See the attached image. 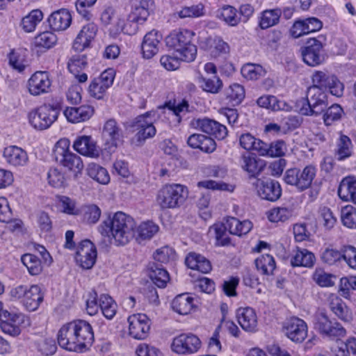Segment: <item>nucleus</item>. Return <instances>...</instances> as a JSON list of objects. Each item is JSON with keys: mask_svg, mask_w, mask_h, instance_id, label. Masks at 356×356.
Here are the masks:
<instances>
[{"mask_svg": "<svg viewBox=\"0 0 356 356\" xmlns=\"http://www.w3.org/2000/svg\"><path fill=\"white\" fill-rule=\"evenodd\" d=\"M60 348L69 351L83 353L94 341L91 325L83 320H76L63 325L57 334Z\"/></svg>", "mask_w": 356, "mask_h": 356, "instance_id": "obj_1", "label": "nucleus"}, {"mask_svg": "<svg viewBox=\"0 0 356 356\" xmlns=\"http://www.w3.org/2000/svg\"><path fill=\"white\" fill-rule=\"evenodd\" d=\"M136 227L134 219L122 211H118L104 220L99 226V232L108 238L111 243L123 246L134 237Z\"/></svg>", "mask_w": 356, "mask_h": 356, "instance_id": "obj_2", "label": "nucleus"}, {"mask_svg": "<svg viewBox=\"0 0 356 356\" xmlns=\"http://www.w3.org/2000/svg\"><path fill=\"white\" fill-rule=\"evenodd\" d=\"M194 35L195 33L188 29L175 31L166 38L165 42L183 61L190 63L197 56V47L192 42Z\"/></svg>", "mask_w": 356, "mask_h": 356, "instance_id": "obj_3", "label": "nucleus"}, {"mask_svg": "<svg viewBox=\"0 0 356 356\" xmlns=\"http://www.w3.org/2000/svg\"><path fill=\"white\" fill-rule=\"evenodd\" d=\"M154 3V0H136L128 15L127 23L120 19L117 31L128 35L135 34L138 31V25L143 24L147 19Z\"/></svg>", "mask_w": 356, "mask_h": 356, "instance_id": "obj_4", "label": "nucleus"}, {"mask_svg": "<svg viewBox=\"0 0 356 356\" xmlns=\"http://www.w3.org/2000/svg\"><path fill=\"white\" fill-rule=\"evenodd\" d=\"M327 94L316 87H309L307 97L298 100L296 107L300 114L307 116H318L327 108Z\"/></svg>", "mask_w": 356, "mask_h": 356, "instance_id": "obj_5", "label": "nucleus"}, {"mask_svg": "<svg viewBox=\"0 0 356 356\" xmlns=\"http://www.w3.org/2000/svg\"><path fill=\"white\" fill-rule=\"evenodd\" d=\"M60 109L59 104H44L29 113V122L35 129H47L57 120Z\"/></svg>", "mask_w": 356, "mask_h": 356, "instance_id": "obj_6", "label": "nucleus"}, {"mask_svg": "<svg viewBox=\"0 0 356 356\" xmlns=\"http://www.w3.org/2000/svg\"><path fill=\"white\" fill-rule=\"evenodd\" d=\"M188 196V189L179 184H168L160 189L156 202L162 209L179 207Z\"/></svg>", "mask_w": 356, "mask_h": 356, "instance_id": "obj_7", "label": "nucleus"}, {"mask_svg": "<svg viewBox=\"0 0 356 356\" xmlns=\"http://www.w3.org/2000/svg\"><path fill=\"white\" fill-rule=\"evenodd\" d=\"M157 118L155 111H148L137 116L131 122V127L136 132L133 142L136 145H141L149 138H153L156 134L154 122Z\"/></svg>", "mask_w": 356, "mask_h": 356, "instance_id": "obj_8", "label": "nucleus"}, {"mask_svg": "<svg viewBox=\"0 0 356 356\" xmlns=\"http://www.w3.org/2000/svg\"><path fill=\"white\" fill-rule=\"evenodd\" d=\"M10 297L19 300L28 311L36 310L44 299L38 285H19L10 291Z\"/></svg>", "mask_w": 356, "mask_h": 356, "instance_id": "obj_9", "label": "nucleus"}, {"mask_svg": "<svg viewBox=\"0 0 356 356\" xmlns=\"http://www.w3.org/2000/svg\"><path fill=\"white\" fill-rule=\"evenodd\" d=\"M70 146L68 139H60L55 145L54 156L58 162L76 175L83 170V163L79 156L70 150Z\"/></svg>", "mask_w": 356, "mask_h": 356, "instance_id": "obj_10", "label": "nucleus"}, {"mask_svg": "<svg viewBox=\"0 0 356 356\" xmlns=\"http://www.w3.org/2000/svg\"><path fill=\"white\" fill-rule=\"evenodd\" d=\"M317 172L316 165L309 164L300 170L296 168L288 169L284 176V181L289 185L296 186L302 191L308 188Z\"/></svg>", "mask_w": 356, "mask_h": 356, "instance_id": "obj_11", "label": "nucleus"}, {"mask_svg": "<svg viewBox=\"0 0 356 356\" xmlns=\"http://www.w3.org/2000/svg\"><path fill=\"white\" fill-rule=\"evenodd\" d=\"M321 38H310L306 46L302 48L303 61L309 66L316 67L323 64L325 59L324 44Z\"/></svg>", "mask_w": 356, "mask_h": 356, "instance_id": "obj_12", "label": "nucleus"}, {"mask_svg": "<svg viewBox=\"0 0 356 356\" xmlns=\"http://www.w3.org/2000/svg\"><path fill=\"white\" fill-rule=\"evenodd\" d=\"M201 346L202 342L197 335L182 333L173 339L171 349L177 354L191 355L197 353Z\"/></svg>", "mask_w": 356, "mask_h": 356, "instance_id": "obj_13", "label": "nucleus"}, {"mask_svg": "<svg viewBox=\"0 0 356 356\" xmlns=\"http://www.w3.org/2000/svg\"><path fill=\"white\" fill-rule=\"evenodd\" d=\"M102 138L106 149L113 152L123 143L124 133L121 126L115 120L109 119L103 127Z\"/></svg>", "mask_w": 356, "mask_h": 356, "instance_id": "obj_14", "label": "nucleus"}, {"mask_svg": "<svg viewBox=\"0 0 356 356\" xmlns=\"http://www.w3.org/2000/svg\"><path fill=\"white\" fill-rule=\"evenodd\" d=\"M115 72L112 68H108L91 81L88 87L90 96L100 99L103 98L106 90L113 85Z\"/></svg>", "mask_w": 356, "mask_h": 356, "instance_id": "obj_15", "label": "nucleus"}, {"mask_svg": "<svg viewBox=\"0 0 356 356\" xmlns=\"http://www.w3.org/2000/svg\"><path fill=\"white\" fill-rule=\"evenodd\" d=\"M314 327L321 334L330 338L343 337L346 331L338 322L330 321L324 314H320L316 317Z\"/></svg>", "mask_w": 356, "mask_h": 356, "instance_id": "obj_16", "label": "nucleus"}, {"mask_svg": "<svg viewBox=\"0 0 356 356\" xmlns=\"http://www.w3.org/2000/svg\"><path fill=\"white\" fill-rule=\"evenodd\" d=\"M97 250L89 240L82 241L78 245L75 260L83 269H90L96 262Z\"/></svg>", "mask_w": 356, "mask_h": 356, "instance_id": "obj_17", "label": "nucleus"}, {"mask_svg": "<svg viewBox=\"0 0 356 356\" xmlns=\"http://www.w3.org/2000/svg\"><path fill=\"white\" fill-rule=\"evenodd\" d=\"M129 333L136 339H145L150 329L149 318L145 314H134L128 317Z\"/></svg>", "mask_w": 356, "mask_h": 356, "instance_id": "obj_18", "label": "nucleus"}, {"mask_svg": "<svg viewBox=\"0 0 356 356\" xmlns=\"http://www.w3.org/2000/svg\"><path fill=\"white\" fill-rule=\"evenodd\" d=\"M283 330L285 335L296 343L302 342L307 336V325L301 318L292 317L284 324Z\"/></svg>", "mask_w": 356, "mask_h": 356, "instance_id": "obj_19", "label": "nucleus"}, {"mask_svg": "<svg viewBox=\"0 0 356 356\" xmlns=\"http://www.w3.org/2000/svg\"><path fill=\"white\" fill-rule=\"evenodd\" d=\"M51 80L49 74L46 71H38L28 80L27 88L29 93L38 96L49 92Z\"/></svg>", "mask_w": 356, "mask_h": 356, "instance_id": "obj_20", "label": "nucleus"}, {"mask_svg": "<svg viewBox=\"0 0 356 356\" xmlns=\"http://www.w3.org/2000/svg\"><path fill=\"white\" fill-rule=\"evenodd\" d=\"M24 321V316L10 312L8 310L0 314V328L3 332L15 337L20 334V325Z\"/></svg>", "mask_w": 356, "mask_h": 356, "instance_id": "obj_21", "label": "nucleus"}, {"mask_svg": "<svg viewBox=\"0 0 356 356\" xmlns=\"http://www.w3.org/2000/svg\"><path fill=\"white\" fill-rule=\"evenodd\" d=\"M253 184L255 186L258 195L262 199L274 202L281 196L282 189L278 181L257 179Z\"/></svg>", "mask_w": 356, "mask_h": 356, "instance_id": "obj_22", "label": "nucleus"}, {"mask_svg": "<svg viewBox=\"0 0 356 356\" xmlns=\"http://www.w3.org/2000/svg\"><path fill=\"white\" fill-rule=\"evenodd\" d=\"M193 125L203 132L213 136L218 140L224 139L228 134L227 129L225 125L209 118L194 120Z\"/></svg>", "mask_w": 356, "mask_h": 356, "instance_id": "obj_23", "label": "nucleus"}, {"mask_svg": "<svg viewBox=\"0 0 356 356\" xmlns=\"http://www.w3.org/2000/svg\"><path fill=\"white\" fill-rule=\"evenodd\" d=\"M201 49L207 51L212 57L216 58L229 51V44L220 37L201 38L199 41Z\"/></svg>", "mask_w": 356, "mask_h": 356, "instance_id": "obj_24", "label": "nucleus"}, {"mask_svg": "<svg viewBox=\"0 0 356 356\" xmlns=\"http://www.w3.org/2000/svg\"><path fill=\"white\" fill-rule=\"evenodd\" d=\"M240 167L246 172L250 177L256 178L265 168V161L250 153L243 154L238 161Z\"/></svg>", "mask_w": 356, "mask_h": 356, "instance_id": "obj_25", "label": "nucleus"}, {"mask_svg": "<svg viewBox=\"0 0 356 356\" xmlns=\"http://www.w3.org/2000/svg\"><path fill=\"white\" fill-rule=\"evenodd\" d=\"M73 147L81 155L90 158H97L100 154L96 141L90 136H78L74 141Z\"/></svg>", "mask_w": 356, "mask_h": 356, "instance_id": "obj_26", "label": "nucleus"}, {"mask_svg": "<svg viewBox=\"0 0 356 356\" xmlns=\"http://www.w3.org/2000/svg\"><path fill=\"white\" fill-rule=\"evenodd\" d=\"M236 316L242 329L248 332L257 331L258 319L257 314L251 307H240L236 310Z\"/></svg>", "mask_w": 356, "mask_h": 356, "instance_id": "obj_27", "label": "nucleus"}, {"mask_svg": "<svg viewBox=\"0 0 356 356\" xmlns=\"http://www.w3.org/2000/svg\"><path fill=\"white\" fill-rule=\"evenodd\" d=\"M97 30V26L93 22L84 25L74 41V49L76 51H82L88 47L95 38Z\"/></svg>", "mask_w": 356, "mask_h": 356, "instance_id": "obj_28", "label": "nucleus"}, {"mask_svg": "<svg viewBox=\"0 0 356 356\" xmlns=\"http://www.w3.org/2000/svg\"><path fill=\"white\" fill-rule=\"evenodd\" d=\"M162 39V35L155 30L148 32L144 36L141 49L145 58H152L158 53Z\"/></svg>", "mask_w": 356, "mask_h": 356, "instance_id": "obj_29", "label": "nucleus"}, {"mask_svg": "<svg viewBox=\"0 0 356 356\" xmlns=\"http://www.w3.org/2000/svg\"><path fill=\"white\" fill-rule=\"evenodd\" d=\"M3 156L8 164L14 167L25 166L29 162L26 152L16 145H10L5 147Z\"/></svg>", "mask_w": 356, "mask_h": 356, "instance_id": "obj_30", "label": "nucleus"}, {"mask_svg": "<svg viewBox=\"0 0 356 356\" xmlns=\"http://www.w3.org/2000/svg\"><path fill=\"white\" fill-rule=\"evenodd\" d=\"M72 15L69 10L61 8L53 12L48 17L50 28L55 31H62L68 29L72 23Z\"/></svg>", "mask_w": 356, "mask_h": 356, "instance_id": "obj_31", "label": "nucleus"}, {"mask_svg": "<svg viewBox=\"0 0 356 356\" xmlns=\"http://www.w3.org/2000/svg\"><path fill=\"white\" fill-rule=\"evenodd\" d=\"M67 120L72 123H79L88 120L94 114V108L90 105L79 107H67L63 111Z\"/></svg>", "mask_w": 356, "mask_h": 356, "instance_id": "obj_32", "label": "nucleus"}, {"mask_svg": "<svg viewBox=\"0 0 356 356\" xmlns=\"http://www.w3.org/2000/svg\"><path fill=\"white\" fill-rule=\"evenodd\" d=\"M262 147H259V156L265 157H282L287 151V146L284 140H276L270 143L263 141Z\"/></svg>", "mask_w": 356, "mask_h": 356, "instance_id": "obj_33", "label": "nucleus"}, {"mask_svg": "<svg viewBox=\"0 0 356 356\" xmlns=\"http://www.w3.org/2000/svg\"><path fill=\"white\" fill-rule=\"evenodd\" d=\"M290 262L293 267L312 268L316 262V257L308 250L298 248L292 255Z\"/></svg>", "mask_w": 356, "mask_h": 356, "instance_id": "obj_34", "label": "nucleus"}, {"mask_svg": "<svg viewBox=\"0 0 356 356\" xmlns=\"http://www.w3.org/2000/svg\"><path fill=\"white\" fill-rule=\"evenodd\" d=\"M329 305L330 309L339 318L345 322H350L352 321V311L337 295L332 294L330 296Z\"/></svg>", "mask_w": 356, "mask_h": 356, "instance_id": "obj_35", "label": "nucleus"}, {"mask_svg": "<svg viewBox=\"0 0 356 356\" xmlns=\"http://www.w3.org/2000/svg\"><path fill=\"white\" fill-rule=\"evenodd\" d=\"M165 106L172 111L178 123L181 122L182 118L187 113H192L195 110V107L189 104L186 99H175L173 102L170 101L165 104Z\"/></svg>", "mask_w": 356, "mask_h": 356, "instance_id": "obj_36", "label": "nucleus"}, {"mask_svg": "<svg viewBox=\"0 0 356 356\" xmlns=\"http://www.w3.org/2000/svg\"><path fill=\"white\" fill-rule=\"evenodd\" d=\"M185 263L186 266L196 270L202 273H208L211 270L210 261L204 256L196 252H190L186 257Z\"/></svg>", "mask_w": 356, "mask_h": 356, "instance_id": "obj_37", "label": "nucleus"}, {"mask_svg": "<svg viewBox=\"0 0 356 356\" xmlns=\"http://www.w3.org/2000/svg\"><path fill=\"white\" fill-rule=\"evenodd\" d=\"M193 298L188 293L177 296L171 303L174 312L180 315L188 314L194 307Z\"/></svg>", "mask_w": 356, "mask_h": 356, "instance_id": "obj_38", "label": "nucleus"}, {"mask_svg": "<svg viewBox=\"0 0 356 356\" xmlns=\"http://www.w3.org/2000/svg\"><path fill=\"white\" fill-rule=\"evenodd\" d=\"M338 195L342 200H351L356 204V181L350 177L343 178L338 188Z\"/></svg>", "mask_w": 356, "mask_h": 356, "instance_id": "obj_39", "label": "nucleus"}, {"mask_svg": "<svg viewBox=\"0 0 356 356\" xmlns=\"http://www.w3.org/2000/svg\"><path fill=\"white\" fill-rule=\"evenodd\" d=\"M282 15V10L279 8L266 9L260 13L259 17V26L261 29H267L277 25Z\"/></svg>", "mask_w": 356, "mask_h": 356, "instance_id": "obj_40", "label": "nucleus"}, {"mask_svg": "<svg viewBox=\"0 0 356 356\" xmlns=\"http://www.w3.org/2000/svg\"><path fill=\"white\" fill-rule=\"evenodd\" d=\"M229 234L242 236L247 234L252 228V223L250 220L240 221L234 217H228L225 219Z\"/></svg>", "mask_w": 356, "mask_h": 356, "instance_id": "obj_41", "label": "nucleus"}, {"mask_svg": "<svg viewBox=\"0 0 356 356\" xmlns=\"http://www.w3.org/2000/svg\"><path fill=\"white\" fill-rule=\"evenodd\" d=\"M216 17L229 26H236L241 22L238 10L232 6L225 5L217 10Z\"/></svg>", "mask_w": 356, "mask_h": 356, "instance_id": "obj_42", "label": "nucleus"}, {"mask_svg": "<svg viewBox=\"0 0 356 356\" xmlns=\"http://www.w3.org/2000/svg\"><path fill=\"white\" fill-rule=\"evenodd\" d=\"M228 227H227L226 221L225 222H217L209 227V234L214 236L216 244L219 246H225L229 244L230 238L229 237Z\"/></svg>", "mask_w": 356, "mask_h": 356, "instance_id": "obj_43", "label": "nucleus"}, {"mask_svg": "<svg viewBox=\"0 0 356 356\" xmlns=\"http://www.w3.org/2000/svg\"><path fill=\"white\" fill-rule=\"evenodd\" d=\"M43 17V13L40 9H34L22 19L20 26L24 32L32 33L35 31Z\"/></svg>", "mask_w": 356, "mask_h": 356, "instance_id": "obj_44", "label": "nucleus"}, {"mask_svg": "<svg viewBox=\"0 0 356 356\" xmlns=\"http://www.w3.org/2000/svg\"><path fill=\"white\" fill-rule=\"evenodd\" d=\"M257 103L261 107L273 111H289L291 108V106L286 102L278 99L273 95L261 96L257 99Z\"/></svg>", "mask_w": 356, "mask_h": 356, "instance_id": "obj_45", "label": "nucleus"}, {"mask_svg": "<svg viewBox=\"0 0 356 356\" xmlns=\"http://www.w3.org/2000/svg\"><path fill=\"white\" fill-rule=\"evenodd\" d=\"M353 143L350 138L341 134L337 140L335 156L339 161H343L353 154Z\"/></svg>", "mask_w": 356, "mask_h": 356, "instance_id": "obj_46", "label": "nucleus"}, {"mask_svg": "<svg viewBox=\"0 0 356 356\" xmlns=\"http://www.w3.org/2000/svg\"><path fill=\"white\" fill-rule=\"evenodd\" d=\"M86 171L91 179L101 184L106 185L110 181V175L107 170L95 163H89Z\"/></svg>", "mask_w": 356, "mask_h": 356, "instance_id": "obj_47", "label": "nucleus"}, {"mask_svg": "<svg viewBox=\"0 0 356 356\" xmlns=\"http://www.w3.org/2000/svg\"><path fill=\"white\" fill-rule=\"evenodd\" d=\"M99 309L107 319H113L118 310L115 300L108 294H101L99 297Z\"/></svg>", "mask_w": 356, "mask_h": 356, "instance_id": "obj_48", "label": "nucleus"}, {"mask_svg": "<svg viewBox=\"0 0 356 356\" xmlns=\"http://www.w3.org/2000/svg\"><path fill=\"white\" fill-rule=\"evenodd\" d=\"M257 270L263 275H273L276 268L274 257L270 254H262L255 260Z\"/></svg>", "mask_w": 356, "mask_h": 356, "instance_id": "obj_49", "label": "nucleus"}, {"mask_svg": "<svg viewBox=\"0 0 356 356\" xmlns=\"http://www.w3.org/2000/svg\"><path fill=\"white\" fill-rule=\"evenodd\" d=\"M22 264L26 267L31 275H38L42 270V262L35 255L25 254L21 258Z\"/></svg>", "mask_w": 356, "mask_h": 356, "instance_id": "obj_50", "label": "nucleus"}, {"mask_svg": "<svg viewBox=\"0 0 356 356\" xmlns=\"http://www.w3.org/2000/svg\"><path fill=\"white\" fill-rule=\"evenodd\" d=\"M241 74L247 79L257 80L265 76L266 70L260 65L246 63L241 68Z\"/></svg>", "mask_w": 356, "mask_h": 356, "instance_id": "obj_51", "label": "nucleus"}, {"mask_svg": "<svg viewBox=\"0 0 356 356\" xmlns=\"http://www.w3.org/2000/svg\"><path fill=\"white\" fill-rule=\"evenodd\" d=\"M343 258V248L341 250L332 248H325L321 254L323 262L332 266L341 264Z\"/></svg>", "mask_w": 356, "mask_h": 356, "instance_id": "obj_52", "label": "nucleus"}, {"mask_svg": "<svg viewBox=\"0 0 356 356\" xmlns=\"http://www.w3.org/2000/svg\"><path fill=\"white\" fill-rule=\"evenodd\" d=\"M335 74H330L327 71L316 70L312 76V86L322 90L323 88L327 89L330 86L332 77Z\"/></svg>", "mask_w": 356, "mask_h": 356, "instance_id": "obj_53", "label": "nucleus"}, {"mask_svg": "<svg viewBox=\"0 0 356 356\" xmlns=\"http://www.w3.org/2000/svg\"><path fill=\"white\" fill-rule=\"evenodd\" d=\"M293 216V209L288 207H275L268 213V218L271 222H285Z\"/></svg>", "mask_w": 356, "mask_h": 356, "instance_id": "obj_54", "label": "nucleus"}, {"mask_svg": "<svg viewBox=\"0 0 356 356\" xmlns=\"http://www.w3.org/2000/svg\"><path fill=\"white\" fill-rule=\"evenodd\" d=\"M263 141L259 138H256L250 133H245L239 137V143L241 147L246 150H253L259 155V147H262Z\"/></svg>", "mask_w": 356, "mask_h": 356, "instance_id": "obj_55", "label": "nucleus"}, {"mask_svg": "<svg viewBox=\"0 0 356 356\" xmlns=\"http://www.w3.org/2000/svg\"><path fill=\"white\" fill-rule=\"evenodd\" d=\"M199 83L203 90L213 94L218 93L222 87V81L216 76L211 78L201 77Z\"/></svg>", "mask_w": 356, "mask_h": 356, "instance_id": "obj_56", "label": "nucleus"}, {"mask_svg": "<svg viewBox=\"0 0 356 356\" xmlns=\"http://www.w3.org/2000/svg\"><path fill=\"white\" fill-rule=\"evenodd\" d=\"M97 0H76L75 7L79 16L86 21L92 19V8Z\"/></svg>", "mask_w": 356, "mask_h": 356, "instance_id": "obj_57", "label": "nucleus"}, {"mask_svg": "<svg viewBox=\"0 0 356 356\" xmlns=\"http://www.w3.org/2000/svg\"><path fill=\"white\" fill-rule=\"evenodd\" d=\"M206 10L204 5L202 3H197L196 5H193L191 6H186L182 8L179 12H177V15L180 18H197L201 17L205 15Z\"/></svg>", "mask_w": 356, "mask_h": 356, "instance_id": "obj_58", "label": "nucleus"}, {"mask_svg": "<svg viewBox=\"0 0 356 356\" xmlns=\"http://www.w3.org/2000/svg\"><path fill=\"white\" fill-rule=\"evenodd\" d=\"M226 97L233 105H237L245 97V89L238 83L231 84L226 90Z\"/></svg>", "mask_w": 356, "mask_h": 356, "instance_id": "obj_59", "label": "nucleus"}, {"mask_svg": "<svg viewBox=\"0 0 356 356\" xmlns=\"http://www.w3.org/2000/svg\"><path fill=\"white\" fill-rule=\"evenodd\" d=\"M159 226L152 221L143 222L137 227L138 236L141 239H150L159 231Z\"/></svg>", "mask_w": 356, "mask_h": 356, "instance_id": "obj_60", "label": "nucleus"}, {"mask_svg": "<svg viewBox=\"0 0 356 356\" xmlns=\"http://www.w3.org/2000/svg\"><path fill=\"white\" fill-rule=\"evenodd\" d=\"M343 114V110L339 104H332L325 110L323 114L325 125H331L334 122L339 120Z\"/></svg>", "mask_w": 356, "mask_h": 356, "instance_id": "obj_61", "label": "nucleus"}, {"mask_svg": "<svg viewBox=\"0 0 356 356\" xmlns=\"http://www.w3.org/2000/svg\"><path fill=\"white\" fill-rule=\"evenodd\" d=\"M57 42L56 35L51 31H45L40 33L35 38V44L38 47L50 49Z\"/></svg>", "mask_w": 356, "mask_h": 356, "instance_id": "obj_62", "label": "nucleus"}, {"mask_svg": "<svg viewBox=\"0 0 356 356\" xmlns=\"http://www.w3.org/2000/svg\"><path fill=\"white\" fill-rule=\"evenodd\" d=\"M343 225L348 228H356V209L351 205L343 207L341 211Z\"/></svg>", "mask_w": 356, "mask_h": 356, "instance_id": "obj_63", "label": "nucleus"}, {"mask_svg": "<svg viewBox=\"0 0 356 356\" xmlns=\"http://www.w3.org/2000/svg\"><path fill=\"white\" fill-rule=\"evenodd\" d=\"M149 277L152 282L159 288L165 287L170 280L169 274L166 270L156 267L149 273Z\"/></svg>", "mask_w": 356, "mask_h": 356, "instance_id": "obj_64", "label": "nucleus"}]
</instances>
